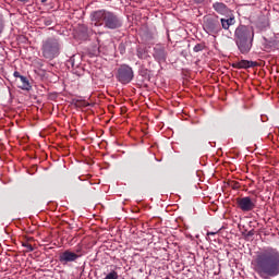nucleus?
Returning a JSON list of instances; mask_svg holds the SVG:
<instances>
[{
    "label": "nucleus",
    "instance_id": "f257e3e1",
    "mask_svg": "<svg viewBox=\"0 0 279 279\" xmlns=\"http://www.w3.org/2000/svg\"><path fill=\"white\" fill-rule=\"evenodd\" d=\"M253 270L262 279L278 278L279 275V251L271 246L264 247L257 252L253 263Z\"/></svg>",
    "mask_w": 279,
    "mask_h": 279
},
{
    "label": "nucleus",
    "instance_id": "f03ea898",
    "mask_svg": "<svg viewBox=\"0 0 279 279\" xmlns=\"http://www.w3.org/2000/svg\"><path fill=\"white\" fill-rule=\"evenodd\" d=\"M92 25L94 27H104L105 29H110L114 32L123 27V17L113 11L100 9L93 11L89 15Z\"/></svg>",
    "mask_w": 279,
    "mask_h": 279
},
{
    "label": "nucleus",
    "instance_id": "7ed1b4c3",
    "mask_svg": "<svg viewBox=\"0 0 279 279\" xmlns=\"http://www.w3.org/2000/svg\"><path fill=\"white\" fill-rule=\"evenodd\" d=\"M234 43L244 56L252 51L254 45V28L246 25H239L234 31Z\"/></svg>",
    "mask_w": 279,
    "mask_h": 279
},
{
    "label": "nucleus",
    "instance_id": "20e7f679",
    "mask_svg": "<svg viewBox=\"0 0 279 279\" xmlns=\"http://www.w3.org/2000/svg\"><path fill=\"white\" fill-rule=\"evenodd\" d=\"M236 23V20L234 19V15H230L229 17H221L219 20V16L217 15H207L204 17V31L206 34H219L222 29H230L232 25Z\"/></svg>",
    "mask_w": 279,
    "mask_h": 279
},
{
    "label": "nucleus",
    "instance_id": "39448f33",
    "mask_svg": "<svg viewBox=\"0 0 279 279\" xmlns=\"http://www.w3.org/2000/svg\"><path fill=\"white\" fill-rule=\"evenodd\" d=\"M60 49H62V45L57 38L49 37L43 41L41 51L46 60L58 58L60 56Z\"/></svg>",
    "mask_w": 279,
    "mask_h": 279
},
{
    "label": "nucleus",
    "instance_id": "423d86ee",
    "mask_svg": "<svg viewBox=\"0 0 279 279\" xmlns=\"http://www.w3.org/2000/svg\"><path fill=\"white\" fill-rule=\"evenodd\" d=\"M78 258H82V250L77 248L75 252L65 250L59 254L58 260L60 265L66 267L71 263H75Z\"/></svg>",
    "mask_w": 279,
    "mask_h": 279
},
{
    "label": "nucleus",
    "instance_id": "0eeeda50",
    "mask_svg": "<svg viewBox=\"0 0 279 279\" xmlns=\"http://www.w3.org/2000/svg\"><path fill=\"white\" fill-rule=\"evenodd\" d=\"M116 77L120 84H130L134 80V70L128 64H122L118 68Z\"/></svg>",
    "mask_w": 279,
    "mask_h": 279
},
{
    "label": "nucleus",
    "instance_id": "6e6552de",
    "mask_svg": "<svg viewBox=\"0 0 279 279\" xmlns=\"http://www.w3.org/2000/svg\"><path fill=\"white\" fill-rule=\"evenodd\" d=\"M236 206L242 213H252L256 208V199H253L250 196L238 197L235 199Z\"/></svg>",
    "mask_w": 279,
    "mask_h": 279
},
{
    "label": "nucleus",
    "instance_id": "1a4fd4ad",
    "mask_svg": "<svg viewBox=\"0 0 279 279\" xmlns=\"http://www.w3.org/2000/svg\"><path fill=\"white\" fill-rule=\"evenodd\" d=\"M167 48L162 45H156L153 50V58L160 64V62H167Z\"/></svg>",
    "mask_w": 279,
    "mask_h": 279
},
{
    "label": "nucleus",
    "instance_id": "9d476101",
    "mask_svg": "<svg viewBox=\"0 0 279 279\" xmlns=\"http://www.w3.org/2000/svg\"><path fill=\"white\" fill-rule=\"evenodd\" d=\"M233 69H254L258 66V62L250 60H241L235 63H232Z\"/></svg>",
    "mask_w": 279,
    "mask_h": 279
},
{
    "label": "nucleus",
    "instance_id": "9b49d317",
    "mask_svg": "<svg viewBox=\"0 0 279 279\" xmlns=\"http://www.w3.org/2000/svg\"><path fill=\"white\" fill-rule=\"evenodd\" d=\"M15 84L17 88H21V90H32V84H29V80H27V77L24 75L15 80Z\"/></svg>",
    "mask_w": 279,
    "mask_h": 279
},
{
    "label": "nucleus",
    "instance_id": "f8f14e48",
    "mask_svg": "<svg viewBox=\"0 0 279 279\" xmlns=\"http://www.w3.org/2000/svg\"><path fill=\"white\" fill-rule=\"evenodd\" d=\"M264 47L266 51H274L276 49H279V41L276 39H268L267 37H264Z\"/></svg>",
    "mask_w": 279,
    "mask_h": 279
},
{
    "label": "nucleus",
    "instance_id": "ddd939ff",
    "mask_svg": "<svg viewBox=\"0 0 279 279\" xmlns=\"http://www.w3.org/2000/svg\"><path fill=\"white\" fill-rule=\"evenodd\" d=\"M213 9L215 10V12L222 15H226L230 12V9H228V5H226V3L223 2H215L213 4Z\"/></svg>",
    "mask_w": 279,
    "mask_h": 279
},
{
    "label": "nucleus",
    "instance_id": "4468645a",
    "mask_svg": "<svg viewBox=\"0 0 279 279\" xmlns=\"http://www.w3.org/2000/svg\"><path fill=\"white\" fill-rule=\"evenodd\" d=\"M76 60H77V56L73 54V56L65 62L68 69H77V66H80V62H77Z\"/></svg>",
    "mask_w": 279,
    "mask_h": 279
},
{
    "label": "nucleus",
    "instance_id": "2eb2a0df",
    "mask_svg": "<svg viewBox=\"0 0 279 279\" xmlns=\"http://www.w3.org/2000/svg\"><path fill=\"white\" fill-rule=\"evenodd\" d=\"M140 75L143 77V82H149L151 80V75L149 74V70L142 68L140 70Z\"/></svg>",
    "mask_w": 279,
    "mask_h": 279
},
{
    "label": "nucleus",
    "instance_id": "dca6fc26",
    "mask_svg": "<svg viewBox=\"0 0 279 279\" xmlns=\"http://www.w3.org/2000/svg\"><path fill=\"white\" fill-rule=\"evenodd\" d=\"M217 234H219L218 231L216 232H207V241H217Z\"/></svg>",
    "mask_w": 279,
    "mask_h": 279
},
{
    "label": "nucleus",
    "instance_id": "f3484780",
    "mask_svg": "<svg viewBox=\"0 0 279 279\" xmlns=\"http://www.w3.org/2000/svg\"><path fill=\"white\" fill-rule=\"evenodd\" d=\"M75 106L77 108H88L90 104L86 102V100H76Z\"/></svg>",
    "mask_w": 279,
    "mask_h": 279
},
{
    "label": "nucleus",
    "instance_id": "a211bd4d",
    "mask_svg": "<svg viewBox=\"0 0 279 279\" xmlns=\"http://www.w3.org/2000/svg\"><path fill=\"white\" fill-rule=\"evenodd\" d=\"M104 279H119V274L116 270H111Z\"/></svg>",
    "mask_w": 279,
    "mask_h": 279
},
{
    "label": "nucleus",
    "instance_id": "6ab92c4d",
    "mask_svg": "<svg viewBox=\"0 0 279 279\" xmlns=\"http://www.w3.org/2000/svg\"><path fill=\"white\" fill-rule=\"evenodd\" d=\"M204 49H206V45L197 44L196 46H194L193 51L195 53H199V51H204Z\"/></svg>",
    "mask_w": 279,
    "mask_h": 279
},
{
    "label": "nucleus",
    "instance_id": "aec40b11",
    "mask_svg": "<svg viewBox=\"0 0 279 279\" xmlns=\"http://www.w3.org/2000/svg\"><path fill=\"white\" fill-rule=\"evenodd\" d=\"M118 51L121 53V56H123L125 53V44L124 43H120V45L118 47Z\"/></svg>",
    "mask_w": 279,
    "mask_h": 279
},
{
    "label": "nucleus",
    "instance_id": "412c9836",
    "mask_svg": "<svg viewBox=\"0 0 279 279\" xmlns=\"http://www.w3.org/2000/svg\"><path fill=\"white\" fill-rule=\"evenodd\" d=\"M23 247H26L28 252H34V246H32L29 243H23Z\"/></svg>",
    "mask_w": 279,
    "mask_h": 279
},
{
    "label": "nucleus",
    "instance_id": "4be33fe9",
    "mask_svg": "<svg viewBox=\"0 0 279 279\" xmlns=\"http://www.w3.org/2000/svg\"><path fill=\"white\" fill-rule=\"evenodd\" d=\"M145 56H146L145 51H143V50H137V57H138V58L143 59V58H145Z\"/></svg>",
    "mask_w": 279,
    "mask_h": 279
},
{
    "label": "nucleus",
    "instance_id": "5701e85b",
    "mask_svg": "<svg viewBox=\"0 0 279 279\" xmlns=\"http://www.w3.org/2000/svg\"><path fill=\"white\" fill-rule=\"evenodd\" d=\"M260 29H265V27H269V22H264L263 25L258 24Z\"/></svg>",
    "mask_w": 279,
    "mask_h": 279
},
{
    "label": "nucleus",
    "instance_id": "b1692460",
    "mask_svg": "<svg viewBox=\"0 0 279 279\" xmlns=\"http://www.w3.org/2000/svg\"><path fill=\"white\" fill-rule=\"evenodd\" d=\"M14 77H16V80H21V77H23V75H21V73L19 71H15L13 73Z\"/></svg>",
    "mask_w": 279,
    "mask_h": 279
},
{
    "label": "nucleus",
    "instance_id": "393cba45",
    "mask_svg": "<svg viewBox=\"0 0 279 279\" xmlns=\"http://www.w3.org/2000/svg\"><path fill=\"white\" fill-rule=\"evenodd\" d=\"M194 3H196L197 5H202L205 3L206 0H193Z\"/></svg>",
    "mask_w": 279,
    "mask_h": 279
},
{
    "label": "nucleus",
    "instance_id": "a878e982",
    "mask_svg": "<svg viewBox=\"0 0 279 279\" xmlns=\"http://www.w3.org/2000/svg\"><path fill=\"white\" fill-rule=\"evenodd\" d=\"M255 232L254 230H251L246 233V239H250V236H254Z\"/></svg>",
    "mask_w": 279,
    "mask_h": 279
},
{
    "label": "nucleus",
    "instance_id": "bb28decb",
    "mask_svg": "<svg viewBox=\"0 0 279 279\" xmlns=\"http://www.w3.org/2000/svg\"><path fill=\"white\" fill-rule=\"evenodd\" d=\"M0 34H3V20L0 19Z\"/></svg>",
    "mask_w": 279,
    "mask_h": 279
},
{
    "label": "nucleus",
    "instance_id": "cd10ccee",
    "mask_svg": "<svg viewBox=\"0 0 279 279\" xmlns=\"http://www.w3.org/2000/svg\"><path fill=\"white\" fill-rule=\"evenodd\" d=\"M51 23H52L51 20H46L45 21V25H47V26L51 25Z\"/></svg>",
    "mask_w": 279,
    "mask_h": 279
},
{
    "label": "nucleus",
    "instance_id": "c85d7f7f",
    "mask_svg": "<svg viewBox=\"0 0 279 279\" xmlns=\"http://www.w3.org/2000/svg\"><path fill=\"white\" fill-rule=\"evenodd\" d=\"M17 1H20L21 3H27V2H29V0H17Z\"/></svg>",
    "mask_w": 279,
    "mask_h": 279
},
{
    "label": "nucleus",
    "instance_id": "c756f323",
    "mask_svg": "<svg viewBox=\"0 0 279 279\" xmlns=\"http://www.w3.org/2000/svg\"><path fill=\"white\" fill-rule=\"evenodd\" d=\"M41 3H47V0H41Z\"/></svg>",
    "mask_w": 279,
    "mask_h": 279
}]
</instances>
